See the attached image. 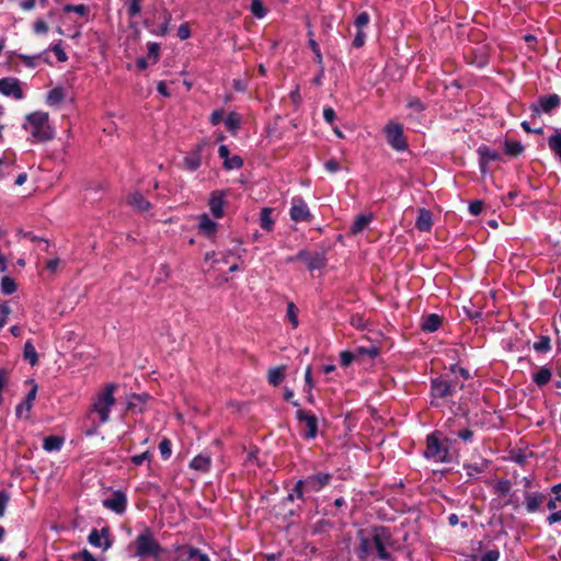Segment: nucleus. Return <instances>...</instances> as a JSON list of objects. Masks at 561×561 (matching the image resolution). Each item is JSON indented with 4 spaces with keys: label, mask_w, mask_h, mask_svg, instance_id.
I'll return each instance as SVG.
<instances>
[{
    "label": "nucleus",
    "mask_w": 561,
    "mask_h": 561,
    "mask_svg": "<svg viewBox=\"0 0 561 561\" xmlns=\"http://www.w3.org/2000/svg\"><path fill=\"white\" fill-rule=\"evenodd\" d=\"M88 541L94 547L103 548L106 550L111 547V541L108 540V529L103 528L101 531L93 529L88 537Z\"/></svg>",
    "instance_id": "14"
},
{
    "label": "nucleus",
    "mask_w": 561,
    "mask_h": 561,
    "mask_svg": "<svg viewBox=\"0 0 561 561\" xmlns=\"http://www.w3.org/2000/svg\"><path fill=\"white\" fill-rule=\"evenodd\" d=\"M499 557L500 553L497 550H490L481 558V561H497Z\"/></svg>",
    "instance_id": "59"
},
{
    "label": "nucleus",
    "mask_w": 561,
    "mask_h": 561,
    "mask_svg": "<svg viewBox=\"0 0 561 561\" xmlns=\"http://www.w3.org/2000/svg\"><path fill=\"white\" fill-rule=\"evenodd\" d=\"M297 419L299 423L302 425V435L307 439L314 438L318 434V420L316 415L308 414L304 410H298Z\"/></svg>",
    "instance_id": "7"
},
{
    "label": "nucleus",
    "mask_w": 561,
    "mask_h": 561,
    "mask_svg": "<svg viewBox=\"0 0 561 561\" xmlns=\"http://www.w3.org/2000/svg\"><path fill=\"white\" fill-rule=\"evenodd\" d=\"M432 226H433L432 213L425 208L419 209V216H417V219L415 222V227L420 231L427 232L432 229Z\"/></svg>",
    "instance_id": "17"
},
{
    "label": "nucleus",
    "mask_w": 561,
    "mask_h": 561,
    "mask_svg": "<svg viewBox=\"0 0 561 561\" xmlns=\"http://www.w3.org/2000/svg\"><path fill=\"white\" fill-rule=\"evenodd\" d=\"M463 387V383H459L456 380H446L442 377L432 380V397L437 399H447L454 394L455 388Z\"/></svg>",
    "instance_id": "5"
},
{
    "label": "nucleus",
    "mask_w": 561,
    "mask_h": 561,
    "mask_svg": "<svg viewBox=\"0 0 561 561\" xmlns=\"http://www.w3.org/2000/svg\"><path fill=\"white\" fill-rule=\"evenodd\" d=\"M369 23V15L366 12L359 13L355 19V25L358 30L366 26Z\"/></svg>",
    "instance_id": "51"
},
{
    "label": "nucleus",
    "mask_w": 561,
    "mask_h": 561,
    "mask_svg": "<svg viewBox=\"0 0 561 561\" xmlns=\"http://www.w3.org/2000/svg\"><path fill=\"white\" fill-rule=\"evenodd\" d=\"M374 549V537H360V542L358 548L356 549V554L359 559H366Z\"/></svg>",
    "instance_id": "24"
},
{
    "label": "nucleus",
    "mask_w": 561,
    "mask_h": 561,
    "mask_svg": "<svg viewBox=\"0 0 561 561\" xmlns=\"http://www.w3.org/2000/svg\"><path fill=\"white\" fill-rule=\"evenodd\" d=\"M325 257L321 253H316L314 255H310L307 260V267L310 271L322 268L325 265Z\"/></svg>",
    "instance_id": "31"
},
{
    "label": "nucleus",
    "mask_w": 561,
    "mask_h": 561,
    "mask_svg": "<svg viewBox=\"0 0 561 561\" xmlns=\"http://www.w3.org/2000/svg\"><path fill=\"white\" fill-rule=\"evenodd\" d=\"M125 7L128 15L135 18L141 12V0H126Z\"/></svg>",
    "instance_id": "35"
},
{
    "label": "nucleus",
    "mask_w": 561,
    "mask_h": 561,
    "mask_svg": "<svg viewBox=\"0 0 561 561\" xmlns=\"http://www.w3.org/2000/svg\"><path fill=\"white\" fill-rule=\"evenodd\" d=\"M9 494L7 492H0V517L4 515L7 504L9 502Z\"/></svg>",
    "instance_id": "54"
},
{
    "label": "nucleus",
    "mask_w": 561,
    "mask_h": 561,
    "mask_svg": "<svg viewBox=\"0 0 561 561\" xmlns=\"http://www.w3.org/2000/svg\"><path fill=\"white\" fill-rule=\"evenodd\" d=\"M365 39L366 34L362 30H358L355 35V38L353 39V46L356 48L362 47L365 44Z\"/></svg>",
    "instance_id": "52"
},
{
    "label": "nucleus",
    "mask_w": 561,
    "mask_h": 561,
    "mask_svg": "<svg viewBox=\"0 0 561 561\" xmlns=\"http://www.w3.org/2000/svg\"><path fill=\"white\" fill-rule=\"evenodd\" d=\"M59 259L58 257H55V259H51L49 260L47 263H46V268L51 272V273H55L59 266Z\"/></svg>",
    "instance_id": "63"
},
{
    "label": "nucleus",
    "mask_w": 561,
    "mask_h": 561,
    "mask_svg": "<svg viewBox=\"0 0 561 561\" xmlns=\"http://www.w3.org/2000/svg\"><path fill=\"white\" fill-rule=\"evenodd\" d=\"M0 92L7 96H13L16 100L23 98L22 89L15 79L3 78L0 80Z\"/></svg>",
    "instance_id": "12"
},
{
    "label": "nucleus",
    "mask_w": 561,
    "mask_h": 561,
    "mask_svg": "<svg viewBox=\"0 0 561 561\" xmlns=\"http://www.w3.org/2000/svg\"><path fill=\"white\" fill-rule=\"evenodd\" d=\"M64 439L59 436L50 435L44 439L43 448L46 451L59 450L62 446Z\"/></svg>",
    "instance_id": "28"
},
{
    "label": "nucleus",
    "mask_w": 561,
    "mask_h": 561,
    "mask_svg": "<svg viewBox=\"0 0 561 561\" xmlns=\"http://www.w3.org/2000/svg\"><path fill=\"white\" fill-rule=\"evenodd\" d=\"M15 170L14 162L8 159L0 160V179L12 176Z\"/></svg>",
    "instance_id": "33"
},
{
    "label": "nucleus",
    "mask_w": 561,
    "mask_h": 561,
    "mask_svg": "<svg viewBox=\"0 0 561 561\" xmlns=\"http://www.w3.org/2000/svg\"><path fill=\"white\" fill-rule=\"evenodd\" d=\"M272 209L263 208L260 214V225L262 229L271 231L274 227V220L271 217Z\"/></svg>",
    "instance_id": "30"
},
{
    "label": "nucleus",
    "mask_w": 561,
    "mask_h": 561,
    "mask_svg": "<svg viewBox=\"0 0 561 561\" xmlns=\"http://www.w3.org/2000/svg\"><path fill=\"white\" fill-rule=\"evenodd\" d=\"M33 30L36 34H45L48 32V24L44 20H36L33 24Z\"/></svg>",
    "instance_id": "48"
},
{
    "label": "nucleus",
    "mask_w": 561,
    "mask_h": 561,
    "mask_svg": "<svg viewBox=\"0 0 561 561\" xmlns=\"http://www.w3.org/2000/svg\"><path fill=\"white\" fill-rule=\"evenodd\" d=\"M150 457V453L147 450L140 455H136L131 458L133 463L136 466H140L145 460H148Z\"/></svg>",
    "instance_id": "57"
},
{
    "label": "nucleus",
    "mask_w": 561,
    "mask_h": 561,
    "mask_svg": "<svg viewBox=\"0 0 561 561\" xmlns=\"http://www.w3.org/2000/svg\"><path fill=\"white\" fill-rule=\"evenodd\" d=\"M561 99L558 94H550L540 96L537 102L530 105V110L534 114L539 115L540 113H551L553 110L559 107Z\"/></svg>",
    "instance_id": "9"
},
{
    "label": "nucleus",
    "mask_w": 561,
    "mask_h": 561,
    "mask_svg": "<svg viewBox=\"0 0 561 561\" xmlns=\"http://www.w3.org/2000/svg\"><path fill=\"white\" fill-rule=\"evenodd\" d=\"M290 218L294 221H310L312 218L311 213L301 197H295L291 201Z\"/></svg>",
    "instance_id": "10"
},
{
    "label": "nucleus",
    "mask_w": 561,
    "mask_h": 561,
    "mask_svg": "<svg viewBox=\"0 0 561 561\" xmlns=\"http://www.w3.org/2000/svg\"><path fill=\"white\" fill-rule=\"evenodd\" d=\"M340 357H341V364L343 366L347 367L356 358V354H355V352L344 351L341 353Z\"/></svg>",
    "instance_id": "49"
},
{
    "label": "nucleus",
    "mask_w": 561,
    "mask_h": 561,
    "mask_svg": "<svg viewBox=\"0 0 561 561\" xmlns=\"http://www.w3.org/2000/svg\"><path fill=\"white\" fill-rule=\"evenodd\" d=\"M408 106L416 112H421L424 110L423 103L421 102L420 99L416 98L410 99L408 102Z\"/></svg>",
    "instance_id": "53"
},
{
    "label": "nucleus",
    "mask_w": 561,
    "mask_h": 561,
    "mask_svg": "<svg viewBox=\"0 0 561 561\" xmlns=\"http://www.w3.org/2000/svg\"><path fill=\"white\" fill-rule=\"evenodd\" d=\"M350 323L358 330H365L368 327V321L362 314H353Z\"/></svg>",
    "instance_id": "39"
},
{
    "label": "nucleus",
    "mask_w": 561,
    "mask_h": 561,
    "mask_svg": "<svg viewBox=\"0 0 561 561\" xmlns=\"http://www.w3.org/2000/svg\"><path fill=\"white\" fill-rule=\"evenodd\" d=\"M198 229L205 237L213 238L217 230V222L211 220L208 215L203 214L199 216Z\"/></svg>",
    "instance_id": "16"
},
{
    "label": "nucleus",
    "mask_w": 561,
    "mask_h": 561,
    "mask_svg": "<svg viewBox=\"0 0 561 561\" xmlns=\"http://www.w3.org/2000/svg\"><path fill=\"white\" fill-rule=\"evenodd\" d=\"M478 153L480 154V170L482 173H486L490 161L501 160L502 158L497 151L490 150L485 146L480 147Z\"/></svg>",
    "instance_id": "15"
},
{
    "label": "nucleus",
    "mask_w": 561,
    "mask_h": 561,
    "mask_svg": "<svg viewBox=\"0 0 561 561\" xmlns=\"http://www.w3.org/2000/svg\"><path fill=\"white\" fill-rule=\"evenodd\" d=\"M15 414L18 417H28V413L26 414V401H23L16 407Z\"/></svg>",
    "instance_id": "61"
},
{
    "label": "nucleus",
    "mask_w": 561,
    "mask_h": 561,
    "mask_svg": "<svg viewBox=\"0 0 561 561\" xmlns=\"http://www.w3.org/2000/svg\"><path fill=\"white\" fill-rule=\"evenodd\" d=\"M134 545L136 556L140 558H159L162 552L161 546L148 529L137 536Z\"/></svg>",
    "instance_id": "3"
},
{
    "label": "nucleus",
    "mask_w": 561,
    "mask_h": 561,
    "mask_svg": "<svg viewBox=\"0 0 561 561\" xmlns=\"http://www.w3.org/2000/svg\"><path fill=\"white\" fill-rule=\"evenodd\" d=\"M524 151V147L518 141L506 140L505 141V152L511 157H517Z\"/></svg>",
    "instance_id": "34"
},
{
    "label": "nucleus",
    "mask_w": 561,
    "mask_h": 561,
    "mask_svg": "<svg viewBox=\"0 0 561 561\" xmlns=\"http://www.w3.org/2000/svg\"><path fill=\"white\" fill-rule=\"evenodd\" d=\"M379 351L376 346H371V347H357L356 351H355V354H356V357L357 356H364V355H367L369 356L370 358H374L378 355Z\"/></svg>",
    "instance_id": "43"
},
{
    "label": "nucleus",
    "mask_w": 561,
    "mask_h": 561,
    "mask_svg": "<svg viewBox=\"0 0 561 561\" xmlns=\"http://www.w3.org/2000/svg\"><path fill=\"white\" fill-rule=\"evenodd\" d=\"M159 449H160L161 456L164 459H168L171 456V442L169 439L164 438L160 443Z\"/></svg>",
    "instance_id": "47"
},
{
    "label": "nucleus",
    "mask_w": 561,
    "mask_h": 561,
    "mask_svg": "<svg viewBox=\"0 0 561 561\" xmlns=\"http://www.w3.org/2000/svg\"><path fill=\"white\" fill-rule=\"evenodd\" d=\"M65 98V91L61 88L53 89L47 95V102L50 105L60 103Z\"/></svg>",
    "instance_id": "36"
},
{
    "label": "nucleus",
    "mask_w": 561,
    "mask_h": 561,
    "mask_svg": "<svg viewBox=\"0 0 561 561\" xmlns=\"http://www.w3.org/2000/svg\"><path fill=\"white\" fill-rule=\"evenodd\" d=\"M65 10L68 11V12L73 11V12H77V13L82 15V14H84L87 12L88 9L83 4H78V5H67L65 8Z\"/></svg>",
    "instance_id": "62"
},
{
    "label": "nucleus",
    "mask_w": 561,
    "mask_h": 561,
    "mask_svg": "<svg viewBox=\"0 0 561 561\" xmlns=\"http://www.w3.org/2000/svg\"><path fill=\"white\" fill-rule=\"evenodd\" d=\"M374 549L377 551L380 559L388 560L390 558V554L385 548L383 533H376L374 535Z\"/></svg>",
    "instance_id": "25"
},
{
    "label": "nucleus",
    "mask_w": 561,
    "mask_h": 561,
    "mask_svg": "<svg viewBox=\"0 0 561 561\" xmlns=\"http://www.w3.org/2000/svg\"><path fill=\"white\" fill-rule=\"evenodd\" d=\"M287 319L290 321L294 328L298 327V309L294 302H288L287 305Z\"/></svg>",
    "instance_id": "38"
},
{
    "label": "nucleus",
    "mask_w": 561,
    "mask_h": 561,
    "mask_svg": "<svg viewBox=\"0 0 561 561\" xmlns=\"http://www.w3.org/2000/svg\"><path fill=\"white\" fill-rule=\"evenodd\" d=\"M546 495L542 493H528L525 499L526 510L535 513L545 502Z\"/></svg>",
    "instance_id": "19"
},
{
    "label": "nucleus",
    "mask_w": 561,
    "mask_h": 561,
    "mask_svg": "<svg viewBox=\"0 0 561 561\" xmlns=\"http://www.w3.org/2000/svg\"><path fill=\"white\" fill-rule=\"evenodd\" d=\"M550 347V339L548 336L542 335L534 343V348L538 352H548Z\"/></svg>",
    "instance_id": "41"
},
{
    "label": "nucleus",
    "mask_w": 561,
    "mask_h": 561,
    "mask_svg": "<svg viewBox=\"0 0 561 561\" xmlns=\"http://www.w3.org/2000/svg\"><path fill=\"white\" fill-rule=\"evenodd\" d=\"M324 167H325V169H327L329 172H331V173L336 172V171H339V170H340V164H339V162H337L336 160H334V159H330V160H328V161L324 163Z\"/></svg>",
    "instance_id": "60"
},
{
    "label": "nucleus",
    "mask_w": 561,
    "mask_h": 561,
    "mask_svg": "<svg viewBox=\"0 0 561 561\" xmlns=\"http://www.w3.org/2000/svg\"><path fill=\"white\" fill-rule=\"evenodd\" d=\"M442 323L439 316L431 313L422 319L421 328L423 331L435 332Z\"/></svg>",
    "instance_id": "21"
},
{
    "label": "nucleus",
    "mask_w": 561,
    "mask_h": 561,
    "mask_svg": "<svg viewBox=\"0 0 561 561\" xmlns=\"http://www.w3.org/2000/svg\"><path fill=\"white\" fill-rule=\"evenodd\" d=\"M179 550V561H193L194 559H197L199 561H210L209 557L206 553H203L198 548L185 546L180 548Z\"/></svg>",
    "instance_id": "13"
},
{
    "label": "nucleus",
    "mask_w": 561,
    "mask_h": 561,
    "mask_svg": "<svg viewBox=\"0 0 561 561\" xmlns=\"http://www.w3.org/2000/svg\"><path fill=\"white\" fill-rule=\"evenodd\" d=\"M23 357L31 364V366H35L37 364L38 356L31 341H27L24 345Z\"/></svg>",
    "instance_id": "29"
},
{
    "label": "nucleus",
    "mask_w": 561,
    "mask_h": 561,
    "mask_svg": "<svg viewBox=\"0 0 561 561\" xmlns=\"http://www.w3.org/2000/svg\"><path fill=\"white\" fill-rule=\"evenodd\" d=\"M224 193L222 192H214L211 194V197H210V201H209V208H210V211L213 213V215L216 217V218H221L222 215H224V210H222V207H224Z\"/></svg>",
    "instance_id": "18"
},
{
    "label": "nucleus",
    "mask_w": 561,
    "mask_h": 561,
    "mask_svg": "<svg viewBox=\"0 0 561 561\" xmlns=\"http://www.w3.org/2000/svg\"><path fill=\"white\" fill-rule=\"evenodd\" d=\"M190 27H188V24H182L180 25L179 30H178V36L181 38V39H186L190 37Z\"/></svg>",
    "instance_id": "58"
},
{
    "label": "nucleus",
    "mask_w": 561,
    "mask_h": 561,
    "mask_svg": "<svg viewBox=\"0 0 561 561\" xmlns=\"http://www.w3.org/2000/svg\"><path fill=\"white\" fill-rule=\"evenodd\" d=\"M373 219V215L370 214H362V215H358L355 219H354V222L351 227V232L353 234H357V233H360L363 230H365L368 225L370 224Z\"/></svg>",
    "instance_id": "20"
},
{
    "label": "nucleus",
    "mask_w": 561,
    "mask_h": 561,
    "mask_svg": "<svg viewBox=\"0 0 561 561\" xmlns=\"http://www.w3.org/2000/svg\"><path fill=\"white\" fill-rule=\"evenodd\" d=\"M115 390V383H107L95 397L92 410L99 414L101 423H106L110 420L111 408L116 402L114 398Z\"/></svg>",
    "instance_id": "2"
},
{
    "label": "nucleus",
    "mask_w": 561,
    "mask_h": 561,
    "mask_svg": "<svg viewBox=\"0 0 561 561\" xmlns=\"http://www.w3.org/2000/svg\"><path fill=\"white\" fill-rule=\"evenodd\" d=\"M483 204L480 201L472 202L469 205V211L471 215L477 216L482 211Z\"/></svg>",
    "instance_id": "55"
},
{
    "label": "nucleus",
    "mask_w": 561,
    "mask_h": 561,
    "mask_svg": "<svg viewBox=\"0 0 561 561\" xmlns=\"http://www.w3.org/2000/svg\"><path fill=\"white\" fill-rule=\"evenodd\" d=\"M50 49L55 53V55L59 61H61V62L67 61L68 57H67L66 53L64 51V49L61 48V41H58L57 43H55Z\"/></svg>",
    "instance_id": "46"
},
{
    "label": "nucleus",
    "mask_w": 561,
    "mask_h": 561,
    "mask_svg": "<svg viewBox=\"0 0 561 561\" xmlns=\"http://www.w3.org/2000/svg\"><path fill=\"white\" fill-rule=\"evenodd\" d=\"M37 387L33 386L30 392L26 394L24 401H26V414L30 413L32 404L36 398Z\"/></svg>",
    "instance_id": "50"
},
{
    "label": "nucleus",
    "mask_w": 561,
    "mask_h": 561,
    "mask_svg": "<svg viewBox=\"0 0 561 561\" xmlns=\"http://www.w3.org/2000/svg\"><path fill=\"white\" fill-rule=\"evenodd\" d=\"M126 504H127L126 495L121 491L114 492V494L111 497L105 499L103 501L104 507H106L117 514H122L125 512Z\"/></svg>",
    "instance_id": "11"
},
{
    "label": "nucleus",
    "mask_w": 561,
    "mask_h": 561,
    "mask_svg": "<svg viewBox=\"0 0 561 561\" xmlns=\"http://www.w3.org/2000/svg\"><path fill=\"white\" fill-rule=\"evenodd\" d=\"M308 34H309V36H311V35H312V33H311V32H309ZM308 43H309V46H310V48L312 49V51H313V54H314V56H316V61H317L319 65H322V62H323V58H322V54H321V51H320V48H319V46H318L317 42H316L312 37H310Z\"/></svg>",
    "instance_id": "45"
},
{
    "label": "nucleus",
    "mask_w": 561,
    "mask_h": 561,
    "mask_svg": "<svg viewBox=\"0 0 561 561\" xmlns=\"http://www.w3.org/2000/svg\"><path fill=\"white\" fill-rule=\"evenodd\" d=\"M224 167L227 170L239 169L242 167V159L239 156H233L224 161Z\"/></svg>",
    "instance_id": "44"
},
{
    "label": "nucleus",
    "mask_w": 561,
    "mask_h": 561,
    "mask_svg": "<svg viewBox=\"0 0 561 561\" xmlns=\"http://www.w3.org/2000/svg\"><path fill=\"white\" fill-rule=\"evenodd\" d=\"M199 150L201 146L196 149L195 152L184 159V165L186 169L194 171L201 165Z\"/></svg>",
    "instance_id": "32"
},
{
    "label": "nucleus",
    "mask_w": 561,
    "mask_h": 561,
    "mask_svg": "<svg viewBox=\"0 0 561 561\" xmlns=\"http://www.w3.org/2000/svg\"><path fill=\"white\" fill-rule=\"evenodd\" d=\"M1 290L4 295L13 294L16 290L15 282L9 276H3L1 279Z\"/></svg>",
    "instance_id": "37"
},
{
    "label": "nucleus",
    "mask_w": 561,
    "mask_h": 561,
    "mask_svg": "<svg viewBox=\"0 0 561 561\" xmlns=\"http://www.w3.org/2000/svg\"><path fill=\"white\" fill-rule=\"evenodd\" d=\"M251 12L259 19H262L265 15L266 11L261 0H252Z\"/></svg>",
    "instance_id": "42"
},
{
    "label": "nucleus",
    "mask_w": 561,
    "mask_h": 561,
    "mask_svg": "<svg viewBox=\"0 0 561 561\" xmlns=\"http://www.w3.org/2000/svg\"><path fill=\"white\" fill-rule=\"evenodd\" d=\"M128 204L139 211H147L150 208V203L140 193H133L128 197Z\"/></svg>",
    "instance_id": "22"
},
{
    "label": "nucleus",
    "mask_w": 561,
    "mask_h": 561,
    "mask_svg": "<svg viewBox=\"0 0 561 561\" xmlns=\"http://www.w3.org/2000/svg\"><path fill=\"white\" fill-rule=\"evenodd\" d=\"M551 376V370L543 366L534 375L533 380L537 386L542 387L550 381Z\"/></svg>",
    "instance_id": "27"
},
{
    "label": "nucleus",
    "mask_w": 561,
    "mask_h": 561,
    "mask_svg": "<svg viewBox=\"0 0 561 561\" xmlns=\"http://www.w3.org/2000/svg\"><path fill=\"white\" fill-rule=\"evenodd\" d=\"M385 133L390 146L396 150H404L407 148L405 140L403 138L402 126L394 123H389L385 127Z\"/></svg>",
    "instance_id": "8"
},
{
    "label": "nucleus",
    "mask_w": 561,
    "mask_h": 561,
    "mask_svg": "<svg viewBox=\"0 0 561 561\" xmlns=\"http://www.w3.org/2000/svg\"><path fill=\"white\" fill-rule=\"evenodd\" d=\"M210 463H211L210 457L207 455L201 454L193 458V460L190 463V467L194 470L206 472L209 470Z\"/></svg>",
    "instance_id": "23"
},
{
    "label": "nucleus",
    "mask_w": 561,
    "mask_h": 561,
    "mask_svg": "<svg viewBox=\"0 0 561 561\" xmlns=\"http://www.w3.org/2000/svg\"><path fill=\"white\" fill-rule=\"evenodd\" d=\"M164 23L160 26V35H165L169 30V22L171 20V14L168 11L163 12Z\"/></svg>",
    "instance_id": "56"
},
{
    "label": "nucleus",
    "mask_w": 561,
    "mask_h": 561,
    "mask_svg": "<svg viewBox=\"0 0 561 561\" xmlns=\"http://www.w3.org/2000/svg\"><path fill=\"white\" fill-rule=\"evenodd\" d=\"M331 476L329 473L319 472L307 477L305 480L297 481L294 492L296 496L304 500V493L319 492L329 484Z\"/></svg>",
    "instance_id": "4"
},
{
    "label": "nucleus",
    "mask_w": 561,
    "mask_h": 561,
    "mask_svg": "<svg viewBox=\"0 0 561 561\" xmlns=\"http://www.w3.org/2000/svg\"><path fill=\"white\" fill-rule=\"evenodd\" d=\"M427 445L425 456L436 462H445L448 460V450L440 444L435 435L427 436Z\"/></svg>",
    "instance_id": "6"
},
{
    "label": "nucleus",
    "mask_w": 561,
    "mask_h": 561,
    "mask_svg": "<svg viewBox=\"0 0 561 561\" xmlns=\"http://www.w3.org/2000/svg\"><path fill=\"white\" fill-rule=\"evenodd\" d=\"M225 124L226 126L228 127V129L230 130H236L239 128L240 126V117L238 114L236 113H230L226 121H225Z\"/></svg>",
    "instance_id": "40"
},
{
    "label": "nucleus",
    "mask_w": 561,
    "mask_h": 561,
    "mask_svg": "<svg viewBox=\"0 0 561 561\" xmlns=\"http://www.w3.org/2000/svg\"><path fill=\"white\" fill-rule=\"evenodd\" d=\"M285 378V367H274L267 373V380L273 386H278Z\"/></svg>",
    "instance_id": "26"
},
{
    "label": "nucleus",
    "mask_w": 561,
    "mask_h": 561,
    "mask_svg": "<svg viewBox=\"0 0 561 561\" xmlns=\"http://www.w3.org/2000/svg\"><path fill=\"white\" fill-rule=\"evenodd\" d=\"M27 124L24 126L35 141H45L53 138V128L48 122V114L35 112L27 116Z\"/></svg>",
    "instance_id": "1"
},
{
    "label": "nucleus",
    "mask_w": 561,
    "mask_h": 561,
    "mask_svg": "<svg viewBox=\"0 0 561 561\" xmlns=\"http://www.w3.org/2000/svg\"><path fill=\"white\" fill-rule=\"evenodd\" d=\"M323 117L324 119L329 123V124H332L333 121H334V117H335V112L333 108L331 107H327L324 108L323 111Z\"/></svg>",
    "instance_id": "64"
}]
</instances>
